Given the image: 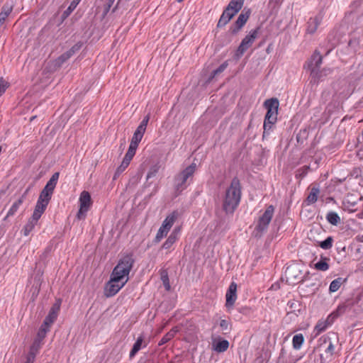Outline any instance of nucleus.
<instances>
[{"mask_svg":"<svg viewBox=\"0 0 363 363\" xmlns=\"http://www.w3.org/2000/svg\"><path fill=\"white\" fill-rule=\"evenodd\" d=\"M174 230H176V235L177 236V233H178L179 230L174 229Z\"/></svg>","mask_w":363,"mask_h":363,"instance_id":"62","label":"nucleus"},{"mask_svg":"<svg viewBox=\"0 0 363 363\" xmlns=\"http://www.w3.org/2000/svg\"><path fill=\"white\" fill-rule=\"evenodd\" d=\"M74 53V50H73V49H70L65 53L62 54L60 57V60H61L62 62H64V61L68 60Z\"/></svg>","mask_w":363,"mask_h":363,"instance_id":"45","label":"nucleus"},{"mask_svg":"<svg viewBox=\"0 0 363 363\" xmlns=\"http://www.w3.org/2000/svg\"><path fill=\"white\" fill-rule=\"evenodd\" d=\"M79 47L77 45H74L71 49H73L74 52L77 50H79Z\"/></svg>","mask_w":363,"mask_h":363,"instance_id":"57","label":"nucleus"},{"mask_svg":"<svg viewBox=\"0 0 363 363\" xmlns=\"http://www.w3.org/2000/svg\"><path fill=\"white\" fill-rule=\"evenodd\" d=\"M73 4H74V2H72V3L71 4V5L69 6L68 10H71V9H72V6H73Z\"/></svg>","mask_w":363,"mask_h":363,"instance_id":"60","label":"nucleus"},{"mask_svg":"<svg viewBox=\"0 0 363 363\" xmlns=\"http://www.w3.org/2000/svg\"><path fill=\"white\" fill-rule=\"evenodd\" d=\"M264 106L267 108V111L265 115L264 119L277 121L278 109L279 106V101L277 98H271L267 99L264 102Z\"/></svg>","mask_w":363,"mask_h":363,"instance_id":"8","label":"nucleus"},{"mask_svg":"<svg viewBox=\"0 0 363 363\" xmlns=\"http://www.w3.org/2000/svg\"><path fill=\"white\" fill-rule=\"evenodd\" d=\"M60 173L55 172L54 173L49 181L47 182L46 185L43 188V190L45 191H47L50 194L52 195L54 189L56 186V184L57 183V180L59 179Z\"/></svg>","mask_w":363,"mask_h":363,"instance_id":"15","label":"nucleus"},{"mask_svg":"<svg viewBox=\"0 0 363 363\" xmlns=\"http://www.w3.org/2000/svg\"><path fill=\"white\" fill-rule=\"evenodd\" d=\"M229 347V342L226 340H222L218 341L216 344L213 345L214 350L217 352H224Z\"/></svg>","mask_w":363,"mask_h":363,"instance_id":"27","label":"nucleus"},{"mask_svg":"<svg viewBox=\"0 0 363 363\" xmlns=\"http://www.w3.org/2000/svg\"><path fill=\"white\" fill-rule=\"evenodd\" d=\"M168 232L167 230L162 228V225H161L155 236V242H160L163 238L167 236Z\"/></svg>","mask_w":363,"mask_h":363,"instance_id":"36","label":"nucleus"},{"mask_svg":"<svg viewBox=\"0 0 363 363\" xmlns=\"http://www.w3.org/2000/svg\"><path fill=\"white\" fill-rule=\"evenodd\" d=\"M145 132V130L137 128V129L135 130V131L132 137L131 140L140 143L143 137Z\"/></svg>","mask_w":363,"mask_h":363,"instance_id":"34","label":"nucleus"},{"mask_svg":"<svg viewBox=\"0 0 363 363\" xmlns=\"http://www.w3.org/2000/svg\"><path fill=\"white\" fill-rule=\"evenodd\" d=\"M242 196L240 180L235 177L226 188L223 197L222 207L227 214H232L238 207Z\"/></svg>","mask_w":363,"mask_h":363,"instance_id":"2","label":"nucleus"},{"mask_svg":"<svg viewBox=\"0 0 363 363\" xmlns=\"http://www.w3.org/2000/svg\"><path fill=\"white\" fill-rule=\"evenodd\" d=\"M177 239V238L176 235V230H173V232L170 234L167 240L163 243L162 248L166 250L170 248L172 245L175 242Z\"/></svg>","mask_w":363,"mask_h":363,"instance_id":"29","label":"nucleus"},{"mask_svg":"<svg viewBox=\"0 0 363 363\" xmlns=\"http://www.w3.org/2000/svg\"><path fill=\"white\" fill-rule=\"evenodd\" d=\"M12 11V7L9 6V5H4L3 7L1 8V12L2 13H4L6 14V16H9V14L11 13Z\"/></svg>","mask_w":363,"mask_h":363,"instance_id":"49","label":"nucleus"},{"mask_svg":"<svg viewBox=\"0 0 363 363\" xmlns=\"http://www.w3.org/2000/svg\"><path fill=\"white\" fill-rule=\"evenodd\" d=\"M357 201V198L355 196H350L346 199L345 201H344V204L346 206V203H350L352 206H354Z\"/></svg>","mask_w":363,"mask_h":363,"instance_id":"47","label":"nucleus"},{"mask_svg":"<svg viewBox=\"0 0 363 363\" xmlns=\"http://www.w3.org/2000/svg\"><path fill=\"white\" fill-rule=\"evenodd\" d=\"M134 262L132 254H127L119 259L112 271L110 280L106 284L104 294L106 297L113 296L125 286Z\"/></svg>","mask_w":363,"mask_h":363,"instance_id":"1","label":"nucleus"},{"mask_svg":"<svg viewBox=\"0 0 363 363\" xmlns=\"http://www.w3.org/2000/svg\"><path fill=\"white\" fill-rule=\"evenodd\" d=\"M323 17L320 15L310 18L307 22L306 32L309 34H313L322 21Z\"/></svg>","mask_w":363,"mask_h":363,"instance_id":"14","label":"nucleus"},{"mask_svg":"<svg viewBox=\"0 0 363 363\" xmlns=\"http://www.w3.org/2000/svg\"><path fill=\"white\" fill-rule=\"evenodd\" d=\"M161 279L162 281V283H163L166 290L169 291L170 289V285H169V277L167 276V274H162Z\"/></svg>","mask_w":363,"mask_h":363,"instance_id":"44","label":"nucleus"},{"mask_svg":"<svg viewBox=\"0 0 363 363\" xmlns=\"http://www.w3.org/2000/svg\"><path fill=\"white\" fill-rule=\"evenodd\" d=\"M38 220H33V218L31 217L28 223L23 227L22 231L23 232V235L27 236L29 233L33 230L35 225L37 224Z\"/></svg>","mask_w":363,"mask_h":363,"instance_id":"28","label":"nucleus"},{"mask_svg":"<svg viewBox=\"0 0 363 363\" xmlns=\"http://www.w3.org/2000/svg\"><path fill=\"white\" fill-rule=\"evenodd\" d=\"M118 2L116 4V5L113 9L112 12L114 13L118 9Z\"/></svg>","mask_w":363,"mask_h":363,"instance_id":"58","label":"nucleus"},{"mask_svg":"<svg viewBox=\"0 0 363 363\" xmlns=\"http://www.w3.org/2000/svg\"><path fill=\"white\" fill-rule=\"evenodd\" d=\"M35 357L33 355H29L27 357L26 362L25 363H33Z\"/></svg>","mask_w":363,"mask_h":363,"instance_id":"55","label":"nucleus"},{"mask_svg":"<svg viewBox=\"0 0 363 363\" xmlns=\"http://www.w3.org/2000/svg\"><path fill=\"white\" fill-rule=\"evenodd\" d=\"M150 118V113H148L143 118V121L140 122L138 128L145 131Z\"/></svg>","mask_w":363,"mask_h":363,"instance_id":"40","label":"nucleus"},{"mask_svg":"<svg viewBox=\"0 0 363 363\" xmlns=\"http://www.w3.org/2000/svg\"><path fill=\"white\" fill-rule=\"evenodd\" d=\"M245 0H231L225 9L236 15L242 9Z\"/></svg>","mask_w":363,"mask_h":363,"instance_id":"17","label":"nucleus"},{"mask_svg":"<svg viewBox=\"0 0 363 363\" xmlns=\"http://www.w3.org/2000/svg\"><path fill=\"white\" fill-rule=\"evenodd\" d=\"M320 193L318 187L313 186L311 188V192L306 198V202L307 205L314 203L318 199V195Z\"/></svg>","mask_w":363,"mask_h":363,"instance_id":"23","label":"nucleus"},{"mask_svg":"<svg viewBox=\"0 0 363 363\" xmlns=\"http://www.w3.org/2000/svg\"><path fill=\"white\" fill-rule=\"evenodd\" d=\"M8 16H6V14L4 13H2L1 12H0V26L1 25H3V23H4L6 18H7Z\"/></svg>","mask_w":363,"mask_h":363,"instance_id":"54","label":"nucleus"},{"mask_svg":"<svg viewBox=\"0 0 363 363\" xmlns=\"http://www.w3.org/2000/svg\"><path fill=\"white\" fill-rule=\"evenodd\" d=\"M228 64L225 61L223 64H221L216 69L213 70L211 73V77H209L208 80H211L213 78L216 77L218 74L222 73L228 67Z\"/></svg>","mask_w":363,"mask_h":363,"instance_id":"32","label":"nucleus"},{"mask_svg":"<svg viewBox=\"0 0 363 363\" xmlns=\"http://www.w3.org/2000/svg\"><path fill=\"white\" fill-rule=\"evenodd\" d=\"M235 16L234 13L225 9L218 20L217 27L222 28L225 26Z\"/></svg>","mask_w":363,"mask_h":363,"instance_id":"18","label":"nucleus"},{"mask_svg":"<svg viewBox=\"0 0 363 363\" xmlns=\"http://www.w3.org/2000/svg\"><path fill=\"white\" fill-rule=\"evenodd\" d=\"M326 219L330 224L336 225L340 220V217L337 213L330 211L327 214Z\"/></svg>","mask_w":363,"mask_h":363,"instance_id":"31","label":"nucleus"},{"mask_svg":"<svg viewBox=\"0 0 363 363\" xmlns=\"http://www.w3.org/2000/svg\"><path fill=\"white\" fill-rule=\"evenodd\" d=\"M304 342V337L303 334H296L293 337L292 345L294 350H298L301 349Z\"/></svg>","mask_w":363,"mask_h":363,"instance_id":"26","label":"nucleus"},{"mask_svg":"<svg viewBox=\"0 0 363 363\" xmlns=\"http://www.w3.org/2000/svg\"><path fill=\"white\" fill-rule=\"evenodd\" d=\"M61 301L59 299L50 308L48 315L45 317L43 324L46 327H50V325L57 319L58 312L60 308Z\"/></svg>","mask_w":363,"mask_h":363,"instance_id":"10","label":"nucleus"},{"mask_svg":"<svg viewBox=\"0 0 363 363\" xmlns=\"http://www.w3.org/2000/svg\"><path fill=\"white\" fill-rule=\"evenodd\" d=\"M135 151L128 148V152H126L124 158L130 162L132 160L133 156L135 155Z\"/></svg>","mask_w":363,"mask_h":363,"instance_id":"51","label":"nucleus"},{"mask_svg":"<svg viewBox=\"0 0 363 363\" xmlns=\"http://www.w3.org/2000/svg\"><path fill=\"white\" fill-rule=\"evenodd\" d=\"M196 169V164L195 163H192L176 175L174 178V189L177 195H179L182 191H184L192 181Z\"/></svg>","mask_w":363,"mask_h":363,"instance_id":"4","label":"nucleus"},{"mask_svg":"<svg viewBox=\"0 0 363 363\" xmlns=\"http://www.w3.org/2000/svg\"><path fill=\"white\" fill-rule=\"evenodd\" d=\"M250 12L248 10L246 12H244V11L239 15L238 19L235 22V23L230 26V30L233 34L237 33L239 30H240L243 26L246 23L249 17H250Z\"/></svg>","mask_w":363,"mask_h":363,"instance_id":"11","label":"nucleus"},{"mask_svg":"<svg viewBox=\"0 0 363 363\" xmlns=\"http://www.w3.org/2000/svg\"><path fill=\"white\" fill-rule=\"evenodd\" d=\"M143 342V337L142 336H140L138 337L137 340L134 343L133 348L131 349L130 354H129V358L131 359H133L135 354L138 352V351L142 348V345Z\"/></svg>","mask_w":363,"mask_h":363,"instance_id":"24","label":"nucleus"},{"mask_svg":"<svg viewBox=\"0 0 363 363\" xmlns=\"http://www.w3.org/2000/svg\"><path fill=\"white\" fill-rule=\"evenodd\" d=\"M238 310L240 313H242L245 315H248L252 313V309L247 306L240 307Z\"/></svg>","mask_w":363,"mask_h":363,"instance_id":"48","label":"nucleus"},{"mask_svg":"<svg viewBox=\"0 0 363 363\" xmlns=\"http://www.w3.org/2000/svg\"><path fill=\"white\" fill-rule=\"evenodd\" d=\"M276 122L277 121H274L273 120L267 121V119H264V125H263L264 131H263V134H262L263 139L269 136L271 131L272 130L273 127H274V124L276 123Z\"/></svg>","mask_w":363,"mask_h":363,"instance_id":"21","label":"nucleus"},{"mask_svg":"<svg viewBox=\"0 0 363 363\" xmlns=\"http://www.w3.org/2000/svg\"><path fill=\"white\" fill-rule=\"evenodd\" d=\"M357 240H359V241H360V242H363V235H362V236H361V237L358 236V237L357 238Z\"/></svg>","mask_w":363,"mask_h":363,"instance_id":"59","label":"nucleus"},{"mask_svg":"<svg viewBox=\"0 0 363 363\" xmlns=\"http://www.w3.org/2000/svg\"><path fill=\"white\" fill-rule=\"evenodd\" d=\"M335 350V346L333 344L330 342L329 345L328 346L327 349L325 350L326 353H330V354H333Z\"/></svg>","mask_w":363,"mask_h":363,"instance_id":"53","label":"nucleus"},{"mask_svg":"<svg viewBox=\"0 0 363 363\" xmlns=\"http://www.w3.org/2000/svg\"><path fill=\"white\" fill-rule=\"evenodd\" d=\"M225 306L228 308L233 307L237 299V284L235 282H232L230 284L225 294Z\"/></svg>","mask_w":363,"mask_h":363,"instance_id":"12","label":"nucleus"},{"mask_svg":"<svg viewBox=\"0 0 363 363\" xmlns=\"http://www.w3.org/2000/svg\"><path fill=\"white\" fill-rule=\"evenodd\" d=\"M286 281L291 285L302 282L304 279L303 267L298 263L288 266L284 272Z\"/></svg>","mask_w":363,"mask_h":363,"instance_id":"5","label":"nucleus"},{"mask_svg":"<svg viewBox=\"0 0 363 363\" xmlns=\"http://www.w3.org/2000/svg\"><path fill=\"white\" fill-rule=\"evenodd\" d=\"M309 169H310L309 166L305 165V166L302 167L301 168L298 169L297 176L298 175L301 178L304 177L308 174Z\"/></svg>","mask_w":363,"mask_h":363,"instance_id":"41","label":"nucleus"},{"mask_svg":"<svg viewBox=\"0 0 363 363\" xmlns=\"http://www.w3.org/2000/svg\"><path fill=\"white\" fill-rule=\"evenodd\" d=\"M8 83L3 78H0V96L6 91Z\"/></svg>","mask_w":363,"mask_h":363,"instance_id":"46","label":"nucleus"},{"mask_svg":"<svg viewBox=\"0 0 363 363\" xmlns=\"http://www.w3.org/2000/svg\"><path fill=\"white\" fill-rule=\"evenodd\" d=\"M179 331V329L177 327H174L172 328L167 333H166L162 338L159 342L158 345L159 346H161L169 341H170L176 335V333Z\"/></svg>","mask_w":363,"mask_h":363,"instance_id":"22","label":"nucleus"},{"mask_svg":"<svg viewBox=\"0 0 363 363\" xmlns=\"http://www.w3.org/2000/svg\"><path fill=\"white\" fill-rule=\"evenodd\" d=\"M114 1H115V0H108L106 4L104 5V12H103L104 17L106 16L107 15V13L109 12Z\"/></svg>","mask_w":363,"mask_h":363,"instance_id":"42","label":"nucleus"},{"mask_svg":"<svg viewBox=\"0 0 363 363\" xmlns=\"http://www.w3.org/2000/svg\"><path fill=\"white\" fill-rule=\"evenodd\" d=\"M322 61L323 57L320 53L318 51H315L306 65L307 69L310 70L312 80L315 83L318 82L322 79L323 76H326L331 72L330 69L320 70Z\"/></svg>","mask_w":363,"mask_h":363,"instance_id":"3","label":"nucleus"},{"mask_svg":"<svg viewBox=\"0 0 363 363\" xmlns=\"http://www.w3.org/2000/svg\"><path fill=\"white\" fill-rule=\"evenodd\" d=\"M48 205V204L46 203H43L41 201H37L33 213L32 215L33 220H39L42 214L45 212Z\"/></svg>","mask_w":363,"mask_h":363,"instance_id":"19","label":"nucleus"},{"mask_svg":"<svg viewBox=\"0 0 363 363\" xmlns=\"http://www.w3.org/2000/svg\"><path fill=\"white\" fill-rule=\"evenodd\" d=\"M340 305H338L333 313H331L325 319L328 326L332 325L334 322L340 317Z\"/></svg>","mask_w":363,"mask_h":363,"instance_id":"25","label":"nucleus"},{"mask_svg":"<svg viewBox=\"0 0 363 363\" xmlns=\"http://www.w3.org/2000/svg\"><path fill=\"white\" fill-rule=\"evenodd\" d=\"M51 197H52L51 194H50L47 191H45L44 190H42L40 194L38 201H41L43 203H46L48 204L51 199Z\"/></svg>","mask_w":363,"mask_h":363,"instance_id":"33","label":"nucleus"},{"mask_svg":"<svg viewBox=\"0 0 363 363\" xmlns=\"http://www.w3.org/2000/svg\"><path fill=\"white\" fill-rule=\"evenodd\" d=\"M73 4H74V2H72V3L71 4V5L69 6L68 10H71V9H72V6H73Z\"/></svg>","mask_w":363,"mask_h":363,"instance_id":"61","label":"nucleus"},{"mask_svg":"<svg viewBox=\"0 0 363 363\" xmlns=\"http://www.w3.org/2000/svg\"><path fill=\"white\" fill-rule=\"evenodd\" d=\"M340 287V277L335 279L333 280L329 287L330 292H335Z\"/></svg>","mask_w":363,"mask_h":363,"instance_id":"37","label":"nucleus"},{"mask_svg":"<svg viewBox=\"0 0 363 363\" xmlns=\"http://www.w3.org/2000/svg\"><path fill=\"white\" fill-rule=\"evenodd\" d=\"M157 171H158V167L157 166L152 167L150 169V170L149 171V172L147 173V178L150 179L152 177H155L156 175V174L157 173Z\"/></svg>","mask_w":363,"mask_h":363,"instance_id":"50","label":"nucleus"},{"mask_svg":"<svg viewBox=\"0 0 363 363\" xmlns=\"http://www.w3.org/2000/svg\"><path fill=\"white\" fill-rule=\"evenodd\" d=\"M333 239L332 237H328L325 240L320 243V247L324 250H328L332 247Z\"/></svg>","mask_w":363,"mask_h":363,"instance_id":"35","label":"nucleus"},{"mask_svg":"<svg viewBox=\"0 0 363 363\" xmlns=\"http://www.w3.org/2000/svg\"><path fill=\"white\" fill-rule=\"evenodd\" d=\"M274 212V207L272 205L267 206L264 213L260 216L258 224L256 226V229L259 232L263 233L267 229L268 225L273 217Z\"/></svg>","mask_w":363,"mask_h":363,"instance_id":"9","label":"nucleus"},{"mask_svg":"<svg viewBox=\"0 0 363 363\" xmlns=\"http://www.w3.org/2000/svg\"><path fill=\"white\" fill-rule=\"evenodd\" d=\"M315 269L320 270V271H326L329 266L327 262L325 261H319L315 264Z\"/></svg>","mask_w":363,"mask_h":363,"instance_id":"39","label":"nucleus"},{"mask_svg":"<svg viewBox=\"0 0 363 363\" xmlns=\"http://www.w3.org/2000/svg\"><path fill=\"white\" fill-rule=\"evenodd\" d=\"M257 29L252 30L242 40L238 48L235 56L237 59L240 58L245 52L253 44L257 37Z\"/></svg>","mask_w":363,"mask_h":363,"instance_id":"7","label":"nucleus"},{"mask_svg":"<svg viewBox=\"0 0 363 363\" xmlns=\"http://www.w3.org/2000/svg\"><path fill=\"white\" fill-rule=\"evenodd\" d=\"M179 213L177 211H173L171 214L167 216L162 224V228H164L167 230V231H169L173 224L177 219Z\"/></svg>","mask_w":363,"mask_h":363,"instance_id":"16","label":"nucleus"},{"mask_svg":"<svg viewBox=\"0 0 363 363\" xmlns=\"http://www.w3.org/2000/svg\"><path fill=\"white\" fill-rule=\"evenodd\" d=\"M130 162V161L123 158L121 165L117 168L114 174L113 179H116L128 167Z\"/></svg>","mask_w":363,"mask_h":363,"instance_id":"30","label":"nucleus"},{"mask_svg":"<svg viewBox=\"0 0 363 363\" xmlns=\"http://www.w3.org/2000/svg\"><path fill=\"white\" fill-rule=\"evenodd\" d=\"M49 328L50 327H46V325L43 324L38 333V337L40 340L43 339L45 337L47 332L49 330Z\"/></svg>","mask_w":363,"mask_h":363,"instance_id":"38","label":"nucleus"},{"mask_svg":"<svg viewBox=\"0 0 363 363\" xmlns=\"http://www.w3.org/2000/svg\"><path fill=\"white\" fill-rule=\"evenodd\" d=\"M328 327L329 326L326 320L324 319H320L316 323L313 329V334L314 335L315 337H316L319 335L321 333L325 331Z\"/></svg>","mask_w":363,"mask_h":363,"instance_id":"20","label":"nucleus"},{"mask_svg":"<svg viewBox=\"0 0 363 363\" xmlns=\"http://www.w3.org/2000/svg\"><path fill=\"white\" fill-rule=\"evenodd\" d=\"M79 209L77 214L78 220H84L86 218V213L92 205V201L90 194L86 191H83L79 196Z\"/></svg>","mask_w":363,"mask_h":363,"instance_id":"6","label":"nucleus"},{"mask_svg":"<svg viewBox=\"0 0 363 363\" xmlns=\"http://www.w3.org/2000/svg\"><path fill=\"white\" fill-rule=\"evenodd\" d=\"M220 327L222 329L223 331H224V333H226L227 331H229L230 328V323L226 320H221L220 322Z\"/></svg>","mask_w":363,"mask_h":363,"instance_id":"43","label":"nucleus"},{"mask_svg":"<svg viewBox=\"0 0 363 363\" xmlns=\"http://www.w3.org/2000/svg\"><path fill=\"white\" fill-rule=\"evenodd\" d=\"M29 189H26L23 195H21L16 201L13 202L11 208H9L6 217L4 218V220H7L9 217L13 216L18 211L20 206L23 204L26 199L27 193Z\"/></svg>","mask_w":363,"mask_h":363,"instance_id":"13","label":"nucleus"},{"mask_svg":"<svg viewBox=\"0 0 363 363\" xmlns=\"http://www.w3.org/2000/svg\"><path fill=\"white\" fill-rule=\"evenodd\" d=\"M294 305H295V303H294V302L289 301V303H288V306H289V308H293Z\"/></svg>","mask_w":363,"mask_h":363,"instance_id":"56","label":"nucleus"},{"mask_svg":"<svg viewBox=\"0 0 363 363\" xmlns=\"http://www.w3.org/2000/svg\"><path fill=\"white\" fill-rule=\"evenodd\" d=\"M139 143H140L131 140L128 148L136 152Z\"/></svg>","mask_w":363,"mask_h":363,"instance_id":"52","label":"nucleus"},{"mask_svg":"<svg viewBox=\"0 0 363 363\" xmlns=\"http://www.w3.org/2000/svg\"><path fill=\"white\" fill-rule=\"evenodd\" d=\"M184 0H177L178 2H182Z\"/></svg>","mask_w":363,"mask_h":363,"instance_id":"63","label":"nucleus"}]
</instances>
